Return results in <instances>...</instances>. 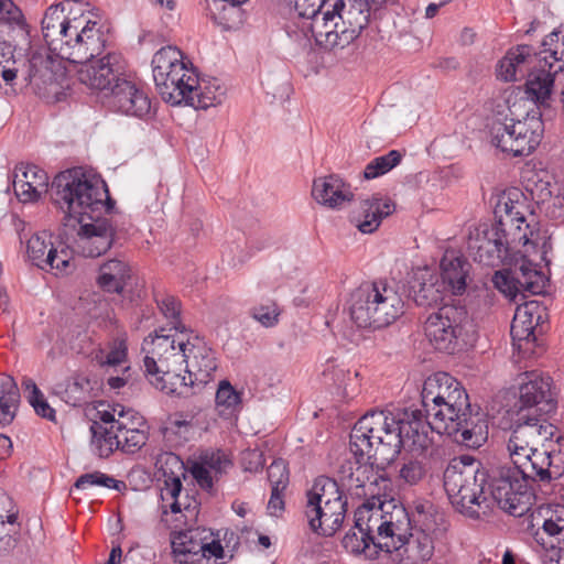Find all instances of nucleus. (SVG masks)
<instances>
[{"mask_svg":"<svg viewBox=\"0 0 564 564\" xmlns=\"http://www.w3.org/2000/svg\"><path fill=\"white\" fill-rule=\"evenodd\" d=\"M52 199L68 216H79V230L74 241L77 253L95 258L111 248L116 229L101 215V209L111 215L116 202L110 197L105 181L88 177L82 167L63 171L52 182Z\"/></svg>","mask_w":564,"mask_h":564,"instance_id":"obj_1","label":"nucleus"},{"mask_svg":"<svg viewBox=\"0 0 564 564\" xmlns=\"http://www.w3.org/2000/svg\"><path fill=\"white\" fill-rule=\"evenodd\" d=\"M431 432H436L434 416L427 415L422 406L404 408L397 416L373 410L356 422L355 438L369 433L379 444L382 464H392L402 448L426 449L432 442Z\"/></svg>","mask_w":564,"mask_h":564,"instance_id":"obj_2","label":"nucleus"},{"mask_svg":"<svg viewBox=\"0 0 564 564\" xmlns=\"http://www.w3.org/2000/svg\"><path fill=\"white\" fill-rule=\"evenodd\" d=\"M355 433L356 424L349 435V449L354 462L348 460L341 466L343 479L347 480L349 490H354L358 497H380L376 487L380 482H388L389 478L379 471H384L389 464H382L379 444L370 438L369 433H365V437L360 436L359 440L355 438Z\"/></svg>","mask_w":564,"mask_h":564,"instance_id":"obj_3","label":"nucleus"},{"mask_svg":"<svg viewBox=\"0 0 564 564\" xmlns=\"http://www.w3.org/2000/svg\"><path fill=\"white\" fill-rule=\"evenodd\" d=\"M106 47V39L96 21L86 17H74L62 28L59 35L52 40L47 50L69 63L87 61L99 56Z\"/></svg>","mask_w":564,"mask_h":564,"instance_id":"obj_4","label":"nucleus"},{"mask_svg":"<svg viewBox=\"0 0 564 564\" xmlns=\"http://www.w3.org/2000/svg\"><path fill=\"white\" fill-rule=\"evenodd\" d=\"M542 51L533 53L535 64L525 82V93L535 102L544 105L551 96L555 76L564 70V24L542 41Z\"/></svg>","mask_w":564,"mask_h":564,"instance_id":"obj_5","label":"nucleus"},{"mask_svg":"<svg viewBox=\"0 0 564 564\" xmlns=\"http://www.w3.org/2000/svg\"><path fill=\"white\" fill-rule=\"evenodd\" d=\"M444 489L453 507L460 513L478 519L480 510L490 509L486 491V476L481 469L470 470L448 465L443 475Z\"/></svg>","mask_w":564,"mask_h":564,"instance_id":"obj_6","label":"nucleus"},{"mask_svg":"<svg viewBox=\"0 0 564 564\" xmlns=\"http://www.w3.org/2000/svg\"><path fill=\"white\" fill-rule=\"evenodd\" d=\"M558 451H539L532 446L517 445L507 443V449L513 469L522 480L533 484H550L553 480L564 476V437L556 438Z\"/></svg>","mask_w":564,"mask_h":564,"instance_id":"obj_7","label":"nucleus"},{"mask_svg":"<svg viewBox=\"0 0 564 564\" xmlns=\"http://www.w3.org/2000/svg\"><path fill=\"white\" fill-rule=\"evenodd\" d=\"M486 476V491L490 508L496 503L511 516L528 512L534 498L533 486L510 469L508 465L481 469Z\"/></svg>","mask_w":564,"mask_h":564,"instance_id":"obj_8","label":"nucleus"},{"mask_svg":"<svg viewBox=\"0 0 564 564\" xmlns=\"http://www.w3.org/2000/svg\"><path fill=\"white\" fill-rule=\"evenodd\" d=\"M436 433L447 435L457 444L477 449L488 440V414L477 403H471L469 397L457 406L453 414H446L444 420L436 421Z\"/></svg>","mask_w":564,"mask_h":564,"instance_id":"obj_9","label":"nucleus"},{"mask_svg":"<svg viewBox=\"0 0 564 564\" xmlns=\"http://www.w3.org/2000/svg\"><path fill=\"white\" fill-rule=\"evenodd\" d=\"M543 130L541 115L528 112L523 120L510 119V123L495 122L490 129L491 143L512 156H525L540 144Z\"/></svg>","mask_w":564,"mask_h":564,"instance_id":"obj_10","label":"nucleus"},{"mask_svg":"<svg viewBox=\"0 0 564 564\" xmlns=\"http://www.w3.org/2000/svg\"><path fill=\"white\" fill-rule=\"evenodd\" d=\"M463 384L447 372L438 371L429 376L421 390V406L427 415L436 421L444 420L446 414H453L455 408L459 411L462 402L468 398Z\"/></svg>","mask_w":564,"mask_h":564,"instance_id":"obj_11","label":"nucleus"},{"mask_svg":"<svg viewBox=\"0 0 564 564\" xmlns=\"http://www.w3.org/2000/svg\"><path fill=\"white\" fill-rule=\"evenodd\" d=\"M557 402L552 392L550 376L530 371L523 373L518 389L513 411L519 420L533 415H549L556 410Z\"/></svg>","mask_w":564,"mask_h":564,"instance_id":"obj_12","label":"nucleus"},{"mask_svg":"<svg viewBox=\"0 0 564 564\" xmlns=\"http://www.w3.org/2000/svg\"><path fill=\"white\" fill-rule=\"evenodd\" d=\"M468 251L476 262L487 267H498L508 260L512 248L502 218L480 224L470 232Z\"/></svg>","mask_w":564,"mask_h":564,"instance_id":"obj_13","label":"nucleus"},{"mask_svg":"<svg viewBox=\"0 0 564 564\" xmlns=\"http://www.w3.org/2000/svg\"><path fill=\"white\" fill-rule=\"evenodd\" d=\"M311 6V13L300 12V14L312 19L311 29L317 44L329 48L348 46L351 43L352 33H345L344 29L338 31L344 0H312Z\"/></svg>","mask_w":564,"mask_h":564,"instance_id":"obj_14","label":"nucleus"},{"mask_svg":"<svg viewBox=\"0 0 564 564\" xmlns=\"http://www.w3.org/2000/svg\"><path fill=\"white\" fill-rule=\"evenodd\" d=\"M89 57L87 61L74 62L80 67L77 70L82 84L91 89L109 94L117 79L122 77L123 66L121 56L115 52L107 53L104 57Z\"/></svg>","mask_w":564,"mask_h":564,"instance_id":"obj_15","label":"nucleus"},{"mask_svg":"<svg viewBox=\"0 0 564 564\" xmlns=\"http://www.w3.org/2000/svg\"><path fill=\"white\" fill-rule=\"evenodd\" d=\"M143 367L151 384L169 395L189 398L199 392L193 377H185L171 370L166 358L160 357L156 361L153 357L145 356Z\"/></svg>","mask_w":564,"mask_h":564,"instance_id":"obj_16","label":"nucleus"},{"mask_svg":"<svg viewBox=\"0 0 564 564\" xmlns=\"http://www.w3.org/2000/svg\"><path fill=\"white\" fill-rule=\"evenodd\" d=\"M105 97L108 98V105L112 110L126 116L143 119L151 113L152 106L148 94L123 76L117 79Z\"/></svg>","mask_w":564,"mask_h":564,"instance_id":"obj_17","label":"nucleus"},{"mask_svg":"<svg viewBox=\"0 0 564 564\" xmlns=\"http://www.w3.org/2000/svg\"><path fill=\"white\" fill-rule=\"evenodd\" d=\"M173 357L181 362H186V372L193 377L199 392L213 380L214 372L217 369V359L212 350L206 348H195L189 339L177 343V351Z\"/></svg>","mask_w":564,"mask_h":564,"instance_id":"obj_18","label":"nucleus"},{"mask_svg":"<svg viewBox=\"0 0 564 564\" xmlns=\"http://www.w3.org/2000/svg\"><path fill=\"white\" fill-rule=\"evenodd\" d=\"M376 289V329L393 324L404 314V301L398 283L386 279L378 280Z\"/></svg>","mask_w":564,"mask_h":564,"instance_id":"obj_19","label":"nucleus"},{"mask_svg":"<svg viewBox=\"0 0 564 564\" xmlns=\"http://www.w3.org/2000/svg\"><path fill=\"white\" fill-rule=\"evenodd\" d=\"M538 306L533 303L518 307L511 323L510 335L513 346L519 352H534L536 346L535 328L540 323L541 315L535 312Z\"/></svg>","mask_w":564,"mask_h":564,"instance_id":"obj_20","label":"nucleus"},{"mask_svg":"<svg viewBox=\"0 0 564 564\" xmlns=\"http://www.w3.org/2000/svg\"><path fill=\"white\" fill-rule=\"evenodd\" d=\"M442 319V314L435 310L424 321V334L431 345L438 351L452 355L469 349L470 347L466 341L458 336V332L455 333Z\"/></svg>","mask_w":564,"mask_h":564,"instance_id":"obj_21","label":"nucleus"},{"mask_svg":"<svg viewBox=\"0 0 564 564\" xmlns=\"http://www.w3.org/2000/svg\"><path fill=\"white\" fill-rule=\"evenodd\" d=\"M378 280L365 282L350 294L349 315L359 328L376 329V286Z\"/></svg>","mask_w":564,"mask_h":564,"instance_id":"obj_22","label":"nucleus"},{"mask_svg":"<svg viewBox=\"0 0 564 564\" xmlns=\"http://www.w3.org/2000/svg\"><path fill=\"white\" fill-rule=\"evenodd\" d=\"M312 196L317 203L333 209L341 208L354 198L350 185L334 174L315 178Z\"/></svg>","mask_w":564,"mask_h":564,"instance_id":"obj_23","label":"nucleus"},{"mask_svg":"<svg viewBox=\"0 0 564 564\" xmlns=\"http://www.w3.org/2000/svg\"><path fill=\"white\" fill-rule=\"evenodd\" d=\"M394 209L395 206L391 199L382 200L373 196L360 203L358 210L352 212L350 220L362 234H372L382 219L391 215Z\"/></svg>","mask_w":564,"mask_h":564,"instance_id":"obj_24","label":"nucleus"},{"mask_svg":"<svg viewBox=\"0 0 564 564\" xmlns=\"http://www.w3.org/2000/svg\"><path fill=\"white\" fill-rule=\"evenodd\" d=\"M164 476L165 487L161 491V498L163 501L172 500L170 505H163V512L167 513V508L172 513L181 512V503L177 498L183 490V484L181 476H185L184 463L180 456L167 453L165 454L164 465L161 467Z\"/></svg>","mask_w":564,"mask_h":564,"instance_id":"obj_25","label":"nucleus"},{"mask_svg":"<svg viewBox=\"0 0 564 564\" xmlns=\"http://www.w3.org/2000/svg\"><path fill=\"white\" fill-rule=\"evenodd\" d=\"M348 503L334 502L333 505L321 506L319 514L315 516L314 510L304 506V516L310 529L322 536H333L344 523Z\"/></svg>","mask_w":564,"mask_h":564,"instance_id":"obj_26","label":"nucleus"},{"mask_svg":"<svg viewBox=\"0 0 564 564\" xmlns=\"http://www.w3.org/2000/svg\"><path fill=\"white\" fill-rule=\"evenodd\" d=\"M206 529L191 528L175 533L172 538V550L175 561L180 563H199V553L204 547V541L210 539Z\"/></svg>","mask_w":564,"mask_h":564,"instance_id":"obj_27","label":"nucleus"},{"mask_svg":"<svg viewBox=\"0 0 564 564\" xmlns=\"http://www.w3.org/2000/svg\"><path fill=\"white\" fill-rule=\"evenodd\" d=\"M535 59L530 45H519L508 51L497 66V77L505 82H518L532 70Z\"/></svg>","mask_w":564,"mask_h":564,"instance_id":"obj_28","label":"nucleus"},{"mask_svg":"<svg viewBox=\"0 0 564 564\" xmlns=\"http://www.w3.org/2000/svg\"><path fill=\"white\" fill-rule=\"evenodd\" d=\"M441 278L444 289L454 295H460L466 291L467 276L470 263L455 251H446L441 260Z\"/></svg>","mask_w":564,"mask_h":564,"instance_id":"obj_29","label":"nucleus"},{"mask_svg":"<svg viewBox=\"0 0 564 564\" xmlns=\"http://www.w3.org/2000/svg\"><path fill=\"white\" fill-rule=\"evenodd\" d=\"M386 508L387 503L380 497L366 499L355 511L354 522L357 530L366 531L376 542H384L386 536L380 534V525L386 520Z\"/></svg>","mask_w":564,"mask_h":564,"instance_id":"obj_30","label":"nucleus"},{"mask_svg":"<svg viewBox=\"0 0 564 564\" xmlns=\"http://www.w3.org/2000/svg\"><path fill=\"white\" fill-rule=\"evenodd\" d=\"M437 312L442 314V321H445L455 333L458 332V336H460L469 347L475 345L478 338L477 326L465 305L453 301L437 307Z\"/></svg>","mask_w":564,"mask_h":564,"instance_id":"obj_31","label":"nucleus"},{"mask_svg":"<svg viewBox=\"0 0 564 564\" xmlns=\"http://www.w3.org/2000/svg\"><path fill=\"white\" fill-rule=\"evenodd\" d=\"M387 507H392L389 511L386 509V520L381 523L380 534L386 536L387 544H393L394 547H389V551H383L387 554H391L393 550H398L397 545L399 541L405 539L410 531L413 530L412 520L408 510L403 506L391 505L389 502Z\"/></svg>","mask_w":564,"mask_h":564,"instance_id":"obj_32","label":"nucleus"},{"mask_svg":"<svg viewBox=\"0 0 564 564\" xmlns=\"http://www.w3.org/2000/svg\"><path fill=\"white\" fill-rule=\"evenodd\" d=\"M305 497L306 501L304 506L310 508L311 511L314 510L315 516L319 514L321 506L333 505V501L347 503V498L338 482L327 476H318L312 487L306 491Z\"/></svg>","mask_w":564,"mask_h":564,"instance_id":"obj_33","label":"nucleus"},{"mask_svg":"<svg viewBox=\"0 0 564 564\" xmlns=\"http://www.w3.org/2000/svg\"><path fill=\"white\" fill-rule=\"evenodd\" d=\"M399 556L408 564H423L431 560L434 553V543L429 533L410 532L405 539L397 545Z\"/></svg>","mask_w":564,"mask_h":564,"instance_id":"obj_34","label":"nucleus"},{"mask_svg":"<svg viewBox=\"0 0 564 564\" xmlns=\"http://www.w3.org/2000/svg\"><path fill=\"white\" fill-rule=\"evenodd\" d=\"M131 278V269L122 259H110L99 267L98 286L108 293L122 294Z\"/></svg>","mask_w":564,"mask_h":564,"instance_id":"obj_35","label":"nucleus"},{"mask_svg":"<svg viewBox=\"0 0 564 564\" xmlns=\"http://www.w3.org/2000/svg\"><path fill=\"white\" fill-rule=\"evenodd\" d=\"M341 544L347 552L356 555L364 554L369 560H376L380 552L394 547L392 543L376 542L366 531L357 530L356 524L345 534Z\"/></svg>","mask_w":564,"mask_h":564,"instance_id":"obj_36","label":"nucleus"},{"mask_svg":"<svg viewBox=\"0 0 564 564\" xmlns=\"http://www.w3.org/2000/svg\"><path fill=\"white\" fill-rule=\"evenodd\" d=\"M0 29H7L9 37L13 41L21 39L30 44V26L25 21L22 10L12 0H0Z\"/></svg>","mask_w":564,"mask_h":564,"instance_id":"obj_37","label":"nucleus"},{"mask_svg":"<svg viewBox=\"0 0 564 564\" xmlns=\"http://www.w3.org/2000/svg\"><path fill=\"white\" fill-rule=\"evenodd\" d=\"M151 64L155 85L166 86L169 73H173V69L185 70L183 53L172 45L160 48L153 55Z\"/></svg>","mask_w":564,"mask_h":564,"instance_id":"obj_38","label":"nucleus"},{"mask_svg":"<svg viewBox=\"0 0 564 564\" xmlns=\"http://www.w3.org/2000/svg\"><path fill=\"white\" fill-rule=\"evenodd\" d=\"M501 264L510 265L509 269L512 270L513 275L520 281V286L523 291L532 294L540 292V272L536 270L535 264L524 254L511 251L509 259Z\"/></svg>","mask_w":564,"mask_h":564,"instance_id":"obj_39","label":"nucleus"},{"mask_svg":"<svg viewBox=\"0 0 564 564\" xmlns=\"http://www.w3.org/2000/svg\"><path fill=\"white\" fill-rule=\"evenodd\" d=\"M144 425L143 417L137 414H131L130 424L120 421L116 425L117 432L120 433V449L122 452L134 454L147 444L148 433L141 429Z\"/></svg>","mask_w":564,"mask_h":564,"instance_id":"obj_40","label":"nucleus"},{"mask_svg":"<svg viewBox=\"0 0 564 564\" xmlns=\"http://www.w3.org/2000/svg\"><path fill=\"white\" fill-rule=\"evenodd\" d=\"M196 85V75L195 73H186V77H177V79L166 80V89L165 86L155 85L156 90L165 102L171 105H181L185 102L188 105L189 100H194L193 89Z\"/></svg>","mask_w":564,"mask_h":564,"instance_id":"obj_41","label":"nucleus"},{"mask_svg":"<svg viewBox=\"0 0 564 564\" xmlns=\"http://www.w3.org/2000/svg\"><path fill=\"white\" fill-rule=\"evenodd\" d=\"M20 390L11 376L0 378V425L7 426L12 423L20 404Z\"/></svg>","mask_w":564,"mask_h":564,"instance_id":"obj_42","label":"nucleus"},{"mask_svg":"<svg viewBox=\"0 0 564 564\" xmlns=\"http://www.w3.org/2000/svg\"><path fill=\"white\" fill-rule=\"evenodd\" d=\"M437 278L430 274L429 279H414L410 282L409 296L417 306H432L443 300Z\"/></svg>","mask_w":564,"mask_h":564,"instance_id":"obj_43","label":"nucleus"},{"mask_svg":"<svg viewBox=\"0 0 564 564\" xmlns=\"http://www.w3.org/2000/svg\"><path fill=\"white\" fill-rule=\"evenodd\" d=\"M90 432L91 448L98 457L107 458L115 449L120 448V433L117 432V429H107L95 420L90 425Z\"/></svg>","mask_w":564,"mask_h":564,"instance_id":"obj_44","label":"nucleus"},{"mask_svg":"<svg viewBox=\"0 0 564 564\" xmlns=\"http://www.w3.org/2000/svg\"><path fill=\"white\" fill-rule=\"evenodd\" d=\"M225 88L217 78L212 80H199L196 77V85L193 89L194 100H189L188 105L199 109H208L215 107L223 101Z\"/></svg>","mask_w":564,"mask_h":564,"instance_id":"obj_45","label":"nucleus"},{"mask_svg":"<svg viewBox=\"0 0 564 564\" xmlns=\"http://www.w3.org/2000/svg\"><path fill=\"white\" fill-rule=\"evenodd\" d=\"M350 3L347 8L346 0H344V10L340 11V22L346 32L352 33L351 43L360 35L362 30L369 23L370 12L362 7L358 0H348Z\"/></svg>","mask_w":564,"mask_h":564,"instance_id":"obj_46","label":"nucleus"},{"mask_svg":"<svg viewBox=\"0 0 564 564\" xmlns=\"http://www.w3.org/2000/svg\"><path fill=\"white\" fill-rule=\"evenodd\" d=\"M69 19L70 18H67L64 14V6L62 2L52 4L45 10L44 17L41 21V29L46 46L50 45L52 40L59 35L62 28H64L65 23L68 22Z\"/></svg>","mask_w":564,"mask_h":564,"instance_id":"obj_47","label":"nucleus"},{"mask_svg":"<svg viewBox=\"0 0 564 564\" xmlns=\"http://www.w3.org/2000/svg\"><path fill=\"white\" fill-rule=\"evenodd\" d=\"M215 401L219 415L226 419L234 415L241 406V395L228 380L220 381Z\"/></svg>","mask_w":564,"mask_h":564,"instance_id":"obj_48","label":"nucleus"},{"mask_svg":"<svg viewBox=\"0 0 564 564\" xmlns=\"http://www.w3.org/2000/svg\"><path fill=\"white\" fill-rule=\"evenodd\" d=\"M21 384L28 393V402L34 409L35 413L51 422H56V411L48 404L35 381L29 377H24Z\"/></svg>","mask_w":564,"mask_h":564,"instance_id":"obj_49","label":"nucleus"},{"mask_svg":"<svg viewBox=\"0 0 564 564\" xmlns=\"http://www.w3.org/2000/svg\"><path fill=\"white\" fill-rule=\"evenodd\" d=\"M533 421H536L535 416H529V420L516 416L508 443L534 447L539 443V430L534 427Z\"/></svg>","mask_w":564,"mask_h":564,"instance_id":"obj_50","label":"nucleus"},{"mask_svg":"<svg viewBox=\"0 0 564 564\" xmlns=\"http://www.w3.org/2000/svg\"><path fill=\"white\" fill-rule=\"evenodd\" d=\"M403 153L399 150H390L387 154L372 159L364 170L366 180H373L390 172L402 161Z\"/></svg>","mask_w":564,"mask_h":564,"instance_id":"obj_51","label":"nucleus"},{"mask_svg":"<svg viewBox=\"0 0 564 564\" xmlns=\"http://www.w3.org/2000/svg\"><path fill=\"white\" fill-rule=\"evenodd\" d=\"M20 43L21 39L17 41H13L12 37L0 40V75L7 84L13 82L17 77V69L11 65L15 63L14 50ZM22 43L24 42L22 41Z\"/></svg>","mask_w":564,"mask_h":564,"instance_id":"obj_52","label":"nucleus"},{"mask_svg":"<svg viewBox=\"0 0 564 564\" xmlns=\"http://www.w3.org/2000/svg\"><path fill=\"white\" fill-rule=\"evenodd\" d=\"M91 486H102L109 489L121 490V488L126 487V484L98 470L80 475L74 484V487L78 490H85Z\"/></svg>","mask_w":564,"mask_h":564,"instance_id":"obj_53","label":"nucleus"},{"mask_svg":"<svg viewBox=\"0 0 564 564\" xmlns=\"http://www.w3.org/2000/svg\"><path fill=\"white\" fill-rule=\"evenodd\" d=\"M322 377L326 386H334L346 392L348 382L351 381L352 377L357 378L358 372L351 373L350 370L339 367L333 360H328L322 372Z\"/></svg>","mask_w":564,"mask_h":564,"instance_id":"obj_54","label":"nucleus"},{"mask_svg":"<svg viewBox=\"0 0 564 564\" xmlns=\"http://www.w3.org/2000/svg\"><path fill=\"white\" fill-rule=\"evenodd\" d=\"M155 302L162 314L170 319V324L175 330L184 333L185 326L181 322V302L173 295L165 294L160 297L155 294Z\"/></svg>","mask_w":564,"mask_h":564,"instance_id":"obj_55","label":"nucleus"},{"mask_svg":"<svg viewBox=\"0 0 564 564\" xmlns=\"http://www.w3.org/2000/svg\"><path fill=\"white\" fill-rule=\"evenodd\" d=\"M492 283L499 292L512 301H516L522 290L520 281L513 275L511 269L496 271L492 276Z\"/></svg>","mask_w":564,"mask_h":564,"instance_id":"obj_56","label":"nucleus"},{"mask_svg":"<svg viewBox=\"0 0 564 564\" xmlns=\"http://www.w3.org/2000/svg\"><path fill=\"white\" fill-rule=\"evenodd\" d=\"M427 473L426 464L417 458L404 459L399 470V477L406 485L414 486L424 479Z\"/></svg>","mask_w":564,"mask_h":564,"instance_id":"obj_57","label":"nucleus"},{"mask_svg":"<svg viewBox=\"0 0 564 564\" xmlns=\"http://www.w3.org/2000/svg\"><path fill=\"white\" fill-rule=\"evenodd\" d=\"M93 390L91 381L84 375H76L66 387V394L68 399L73 400L74 404L86 402L91 398L90 391Z\"/></svg>","mask_w":564,"mask_h":564,"instance_id":"obj_58","label":"nucleus"},{"mask_svg":"<svg viewBox=\"0 0 564 564\" xmlns=\"http://www.w3.org/2000/svg\"><path fill=\"white\" fill-rule=\"evenodd\" d=\"M30 57H29V77L32 80V78L40 76L44 77L46 73H50V78H52V65L53 59L52 57L46 54L45 48H40L33 51L32 47H30Z\"/></svg>","mask_w":564,"mask_h":564,"instance_id":"obj_59","label":"nucleus"},{"mask_svg":"<svg viewBox=\"0 0 564 564\" xmlns=\"http://www.w3.org/2000/svg\"><path fill=\"white\" fill-rule=\"evenodd\" d=\"M197 462L209 469V471H214L216 476L226 473L232 465L228 456L220 449L203 452Z\"/></svg>","mask_w":564,"mask_h":564,"instance_id":"obj_60","label":"nucleus"},{"mask_svg":"<svg viewBox=\"0 0 564 564\" xmlns=\"http://www.w3.org/2000/svg\"><path fill=\"white\" fill-rule=\"evenodd\" d=\"M250 316L264 327H273L279 323L280 311L272 300L250 308Z\"/></svg>","mask_w":564,"mask_h":564,"instance_id":"obj_61","label":"nucleus"},{"mask_svg":"<svg viewBox=\"0 0 564 564\" xmlns=\"http://www.w3.org/2000/svg\"><path fill=\"white\" fill-rule=\"evenodd\" d=\"M50 242H46L44 238L39 235L32 236L26 245V252L29 259L35 264L37 268L45 270V257L47 253V247Z\"/></svg>","mask_w":564,"mask_h":564,"instance_id":"obj_62","label":"nucleus"},{"mask_svg":"<svg viewBox=\"0 0 564 564\" xmlns=\"http://www.w3.org/2000/svg\"><path fill=\"white\" fill-rule=\"evenodd\" d=\"M14 170L18 171L23 178L29 181V183H32V186L37 192L41 193L43 189H46L48 177L42 169L33 164L24 165L20 163Z\"/></svg>","mask_w":564,"mask_h":564,"instance_id":"obj_63","label":"nucleus"},{"mask_svg":"<svg viewBox=\"0 0 564 564\" xmlns=\"http://www.w3.org/2000/svg\"><path fill=\"white\" fill-rule=\"evenodd\" d=\"M289 468L284 459L279 458L271 463L268 467V480L271 484V488L286 489L289 486Z\"/></svg>","mask_w":564,"mask_h":564,"instance_id":"obj_64","label":"nucleus"}]
</instances>
